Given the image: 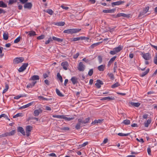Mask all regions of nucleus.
Returning <instances> with one entry per match:
<instances>
[{
	"label": "nucleus",
	"instance_id": "f257e3e1",
	"mask_svg": "<svg viewBox=\"0 0 157 157\" xmlns=\"http://www.w3.org/2000/svg\"><path fill=\"white\" fill-rule=\"evenodd\" d=\"M81 30L80 29H72L65 30L63 31V33L68 34L75 33L79 32Z\"/></svg>",
	"mask_w": 157,
	"mask_h": 157
},
{
	"label": "nucleus",
	"instance_id": "f03ea898",
	"mask_svg": "<svg viewBox=\"0 0 157 157\" xmlns=\"http://www.w3.org/2000/svg\"><path fill=\"white\" fill-rule=\"evenodd\" d=\"M24 58L23 57H16L13 59V63L14 64H18L24 61Z\"/></svg>",
	"mask_w": 157,
	"mask_h": 157
},
{
	"label": "nucleus",
	"instance_id": "7ed1b4c3",
	"mask_svg": "<svg viewBox=\"0 0 157 157\" xmlns=\"http://www.w3.org/2000/svg\"><path fill=\"white\" fill-rule=\"evenodd\" d=\"M141 54L142 56L145 60H148L151 59V55L149 53L143 54V53L142 52Z\"/></svg>",
	"mask_w": 157,
	"mask_h": 157
},
{
	"label": "nucleus",
	"instance_id": "20e7f679",
	"mask_svg": "<svg viewBox=\"0 0 157 157\" xmlns=\"http://www.w3.org/2000/svg\"><path fill=\"white\" fill-rule=\"evenodd\" d=\"M16 132V131L15 130H13L10 132H7L5 133L4 134H2V135L1 136H13L14 135Z\"/></svg>",
	"mask_w": 157,
	"mask_h": 157
},
{
	"label": "nucleus",
	"instance_id": "39448f33",
	"mask_svg": "<svg viewBox=\"0 0 157 157\" xmlns=\"http://www.w3.org/2000/svg\"><path fill=\"white\" fill-rule=\"evenodd\" d=\"M33 129V127L30 125H28L26 127V135L29 136L30 135V132Z\"/></svg>",
	"mask_w": 157,
	"mask_h": 157
},
{
	"label": "nucleus",
	"instance_id": "423d86ee",
	"mask_svg": "<svg viewBox=\"0 0 157 157\" xmlns=\"http://www.w3.org/2000/svg\"><path fill=\"white\" fill-rule=\"evenodd\" d=\"M43 112V110L39 108L37 109H36L33 112V115L35 117L38 116L40 113H41Z\"/></svg>",
	"mask_w": 157,
	"mask_h": 157
},
{
	"label": "nucleus",
	"instance_id": "0eeeda50",
	"mask_svg": "<svg viewBox=\"0 0 157 157\" xmlns=\"http://www.w3.org/2000/svg\"><path fill=\"white\" fill-rule=\"evenodd\" d=\"M78 69L80 71H83L85 69V66L82 62H80L78 64Z\"/></svg>",
	"mask_w": 157,
	"mask_h": 157
},
{
	"label": "nucleus",
	"instance_id": "6e6552de",
	"mask_svg": "<svg viewBox=\"0 0 157 157\" xmlns=\"http://www.w3.org/2000/svg\"><path fill=\"white\" fill-rule=\"evenodd\" d=\"M28 65V63H24L19 68L18 71L19 72H23L26 69Z\"/></svg>",
	"mask_w": 157,
	"mask_h": 157
},
{
	"label": "nucleus",
	"instance_id": "1a4fd4ad",
	"mask_svg": "<svg viewBox=\"0 0 157 157\" xmlns=\"http://www.w3.org/2000/svg\"><path fill=\"white\" fill-rule=\"evenodd\" d=\"M149 11L148 10H141L140 12V13L138 17H142L144 16V15L146 16L149 14L150 13H148L147 14H145L147 12H149Z\"/></svg>",
	"mask_w": 157,
	"mask_h": 157
},
{
	"label": "nucleus",
	"instance_id": "9d476101",
	"mask_svg": "<svg viewBox=\"0 0 157 157\" xmlns=\"http://www.w3.org/2000/svg\"><path fill=\"white\" fill-rule=\"evenodd\" d=\"M61 65L63 67L64 69L65 70H67L69 64L67 62L65 61L63 62L61 64Z\"/></svg>",
	"mask_w": 157,
	"mask_h": 157
},
{
	"label": "nucleus",
	"instance_id": "9b49d317",
	"mask_svg": "<svg viewBox=\"0 0 157 157\" xmlns=\"http://www.w3.org/2000/svg\"><path fill=\"white\" fill-rule=\"evenodd\" d=\"M96 82V83L95 84V85L98 88L101 87V85H103V84L102 81L99 79H98Z\"/></svg>",
	"mask_w": 157,
	"mask_h": 157
},
{
	"label": "nucleus",
	"instance_id": "f8f14e48",
	"mask_svg": "<svg viewBox=\"0 0 157 157\" xmlns=\"http://www.w3.org/2000/svg\"><path fill=\"white\" fill-rule=\"evenodd\" d=\"M32 6V4L31 2H27L24 5V7L25 8H27L30 9Z\"/></svg>",
	"mask_w": 157,
	"mask_h": 157
},
{
	"label": "nucleus",
	"instance_id": "ddd939ff",
	"mask_svg": "<svg viewBox=\"0 0 157 157\" xmlns=\"http://www.w3.org/2000/svg\"><path fill=\"white\" fill-rule=\"evenodd\" d=\"M124 3V2L123 1H118L116 2H113L112 3V6H113L116 5H119L122 4Z\"/></svg>",
	"mask_w": 157,
	"mask_h": 157
},
{
	"label": "nucleus",
	"instance_id": "4468645a",
	"mask_svg": "<svg viewBox=\"0 0 157 157\" xmlns=\"http://www.w3.org/2000/svg\"><path fill=\"white\" fill-rule=\"evenodd\" d=\"M17 130L18 132H20L23 135L25 136V132L23 128L21 127H18L17 128Z\"/></svg>",
	"mask_w": 157,
	"mask_h": 157
},
{
	"label": "nucleus",
	"instance_id": "2eb2a0df",
	"mask_svg": "<svg viewBox=\"0 0 157 157\" xmlns=\"http://www.w3.org/2000/svg\"><path fill=\"white\" fill-rule=\"evenodd\" d=\"M71 81L72 82V83L75 85L78 82V79L75 77H73L71 79Z\"/></svg>",
	"mask_w": 157,
	"mask_h": 157
},
{
	"label": "nucleus",
	"instance_id": "dca6fc26",
	"mask_svg": "<svg viewBox=\"0 0 157 157\" xmlns=\"http://www.w3.org/2000/svg\"><path fill=\"white\" fill-rule=\"evenodd\" d=\"M33 104V102H31L27 104L24 105L20 108V109H25L32 105Z\"/></svg>",
	"mask_w": 157,
	"mask_h": 157
},
{
	"label": "nucleus",
	"instance_id": "f3484780",
	"mask_svg": "<svg viewBox=\"0 0 157 157\" xmlns=\"http://www.w3.org/2000/svg\"><path fill=\"white\" fill-rule=\"evenodd\" d=\"M129 103L131 104L132 106L138 107H139L140 105V103L139 102H129Z\"/></svg>",
	"mask_w": 157,
	"mask_h": 157
},
{
	"label": "nucleus",
	"instance_id": "a211bd4d",
	"mask_svg": "<svg viewBox=\"0 0 157 157\" xmlns=\"http://www.w3.org/2000/svg\"><path fill=\"white\" fill-rule=\"evenodd\" d=\"M123 47L119 45L118 47L114 48V49L115 50L116 52L117 53L120 52L123 49Z\"/></svg>",
	"mask_w": 157,
	"mask_h": 157
},
{
	"label": "nucleus",
	"instance_id": "6ab92c4d",
	"mask_svg": "<svg viewBox=\"0 0 157 157\" xmlns=\"http://www.w3.org/2000/svg\"><path fill=\"white\" fill-rule=\"evenodd\" d=\"M55 25H56L59 26H63L65 24V22L63 21L59 22H58L55 23L54 22L53 23Z\"/></svg>",
	"mask_w": 157,
	"mask_h": 157
},
{
	"label": "nucleus",
	"instance_id": "aec40b11",
	"mask_svg": "<svg viewBox=\"0 0 157 157\" xmlns=\"http://www.w3.org/2000/svg\"><path fill=\"white\" fill-rule=\"evenodd\" d=\"M114 99V97H105L104 98H103L101 99H100L101 100H111Z\"/></svg>",
	"mask_w": 157,
	"mask_h": 157
},
{
	"label": "nucleus",
	"instance_id": "412c9836",
	"mask_svg": "<svg viewBox=\"0 0 157 157\" xmlns=\"http://www.w3.org/2000/svg\"><path fill=\"white\" fill-rule=\"evenodd\" d=\"M84 37H74L72 39V41H75L79 40H83L84 39Z\"/></svg>",
	"mask_w": 157,
	"mask_h": 157
},
{
	"label": "nucleus",
	"instance_id": "4be33fe9",
	"mask_svg": "<svg viewBox=\"0 0 157 157\" xmlns=\"http://www.w3.org/2000/svg\"><path fill=\"white\" fill-rule=\"evenodd\" d=\"M8 33L7 32L4 33L3 34V38L5 40H7L8 38Z\"/></svg>",
	"mask_w": 157,
	"mask_h": 157
},
{
	"label": "nucleus",
	"instance_id": "5701e85b",
	"mask_svg": "<svg viewBox=\"0 0 157 157\" xmlns=\"http://www.w3.org/2000/svg\"><path fill=\"white\" fill-rule=\"evenodd\" d=\"M5 88L3 90L2 94H4L8 90L9 88V85L6 83H5Z\"/></svg>",
	"mask_w": 157,
	"mask_h": 157
},
{
	"label": "nucleus",
	"instance_id": "b1692460",
	"mask_svg": "<svg viewBox=\"0 0 157 157\" xmlns=\"http://www.w3.org/2000/svg\"><path fill=\"white\" fill-rule=\"evenodd\" d=\"M105 66L103 65H101L98 67V69L100 71H103L104 70Z\"/></svg>",
	"mask_w": 157,
	"mask_h": 157
},
{
	"label": "nucleus",
	"instance_id": "393cba45",
	"mask_svg": "<svg viewBox=\"0 0 157 157\" xmlns=\"http://www.w3.org/2000/svg\"><path fill=\"white\" fill-rule=\"evenodd\" d=\"M36 32L34 31H29V33L28 34V36H33L36 35Z\"/></svg>",
	"mask_w": 157,
	"mask_h": 157
},
{
	"label": "nucleus",
	"instance_id": "a878e982",
	"mask_svg": "<svg viewBox=\"0 0 157 157\" xmlns=\"http://www.w3.org/2000/svg\"><path fill=\"white\" fill-rule=\"evenodd\" d=\"M39 77L37 75H34L32 76L31 78V79L33 80H39Z\"/></svg>",
	"mask_w": 157,
	"mask_h": 157
},
{
	"label": "nucleus",
	"instance_id": "bb28decb",
	"mask_svg": "<svg viewBox=\"0 0 157 157\" xmlns=\"http://www.w3.org/2000/svg\"><path fill=\"white\" fill-rule=\"evenodd\" d=\"M52 39L53 40L56 41L58 42H61L63 41V40L62 39L58 38L55 36H53L52 37Z\"/></svg>",
	"mask_w": 157,
	"mask_h": 157
},
{
	"label": "nucleus",
	"instance_id": "cd10ccee",
	"mask_svg": "<svg viewBox=\"0 0 157 157\" xmlns=\"http://www.w3.org/2000/svg\"><path fill=\"white\" fill-rule=\"evenodd\" d=\"M101 43V42H99L93 44L90 46V48L93 49L95 47L99 45Z\"/></svg>",
	"mask_w": 157,
	"mask_h": 157
},
{
	"label": "nucleus",
	"instance_id": "c85d7f7f",
	"mask_svg": "<svg viewBox=\"0 0 157 157\" xmlns=\"http://www.w3.org/2000/svg\"><path fill=\"white\" fill-rule=\"evenodd\" d=\"M151 122V120L150 119H148L147 121L144 122V126L145 127H148L149 124H150Z\"/></svg>",
	"mask_w": 157,
	"mask_h": 157
},
{
	"label": "nucleus",
	"instance_id": "c756f323",
	"mask_svg": "<svg viewBox=\"0 0 157 157\" xmlns=\"http://www.w3.org/2000/svg\"><path fill=\"white\" fill-rule=\"evenodd\" d=\"M64 116L63 115H53L52 117L54 118H56L59 119H63Z\"/></svg>",
	"mask_w": 157,
	"mask_h": 157
},
{
	"label": "nucleus",
	"instance_id": "7c9ffc66",
	"mask_svg": "<svg viewBox=\"0 0 157 157\" xmlns=\"http://www.w3.org/2000/svg\"><path fill=\"white\" fill-rule=\"evenodd\" d=\"M4 117L7 120L9 121H10V119L5 114H2L1 115H0V118L2 117Z\"/></svg>",
	"mask_w": 157,
	"mask_h": 157
},
{
	"label": "nucleus",
	"instance_id": "2f4dec72",
	"mask_svg": "<svg viewBox=\"0 0 157 157\" xmlns=\"http://www.w3.org/2000/svg\"><path fill=\"white\" fill-rule=\"evenodd\" d=\"M57 76L58 78L60 80L61 82H63V78L59 73H57Z\"/></svg>",
	"mask_w": 157,
	"mask_h": 157
},
{
	"label": "nucleus",
	"instance_id": "473e14b6",
	"mask_svg": "<svg viewBox=\"0 0 157 157\" xmlns=\"http://www.w3.org/2000/svg\"><path fill=\"white\" fill-rule=\"evenodd\" d=\"M38 98H39V99H42L43 100H44L48 101V100H52V98H44V97H43V96H38Z\"/></svg>",
	"mask_w": 157,
	"mask_h": 157
},
{
	"label": "nucleus",
	"instance_id": "72a5a7b5",
	"mask_svg": "<svg viewBox=\"0 0 157 157\" xmlns=\"http://www.w3.org/2000/svg\"><path fill=\"white\" fill-rule=\"evenodd\" d=\"M56 91L57 94L60 97H63L64 95L62 94L60 92V91L58 89H56Z\"/></svg>",
	"mask_w": 157,
	"mask_h": 157
},
{
	"label": "nucleus",
	"instance_id": "f704fd0d",
	"mask_svg": "<svg viewBox=\"0 0 157 157\" xmlns=\"http://www.w3.org/2000/svg\"><path fill=\"white\" fill-rule=\"evenodd\" d=\"M149 69H147L145 71L143 72L141 75V77H144L146 74H147L149 72Z\"/></svg>",
	"mask_w": 157,
	"mask_h": 157
},
{
	"label": "nucleus",
	"instance_id": "c9c22d12",
	"mask_svg": "<svg viewBox=\"0 0 157 157\" xmlns=\"http://www.w3.org/2000/svg\"><path fill=\"white\" fill-rule=\"evenodd\" d=\"M130 134V133L124 134L122 133H119L118 134V135L120 136H128Z\"/></svg>",
	"mask_w": 157,
	"mask_h": 157
},
{
	"label": "nucleus",
	"instance_id": "e433bc0d",
	"mask_svg": "<svg viewBox=\"0 0 157 157\" xmlns=\"http://www.w3.org/2000/svg\"><path fill=\"white\" fill-rule=\"evenodd\" d=\"M81 124L78 121V123H77L75 126V128L77 130L80 129L81 128Z\"/></svg>",
	"mask_w": 157,
	"mask_h": 157
},
{
	"label": "nucleus",
	"instance_id": "4c0bfd02",
	"mask_svg": "<svg viewBox=\"0 0 157 157\" xmlns=\"http://www.w3.org/2000/svg\"><path fill=\"white\" fill-rule=\"evenodd\" d=\"M74 117H67L65 116L64 115V116L63 119H64L65 120L67 121H70L74 119Z\"/></svg>",
	"mask_w": 157,
	"mask_h": 157
},
{
	"label": "nucleus",
	"instance_id": "58836bf2",
	"mask_svg": "<svg viewBox=\"0 0 157 157\" xmlns=\"http://www.w3.org/2000/svg\"><path fill=\"white\" fill-rule=\"evenodd\" d=\"M7 6V5L5 4L2 1H0V7H6Z\"/></svg>",
	"mask_w": 157,
	"mask_h": 157
},
{
	"label": "nucleus",
	"instance_id": "ea45409f",
	"mask_svg": "<svg viewBox=\"0 0 157 157\" xmlns=\"http://www.w3.org/2000/svg\"><path fill=\"white\" fill-rule=\"evenodd\" d=\"M23 116V115L21 113H18L16 115H14L13 117V118H15L19 117H22Z\"/></svg>",
	"mask_w": 157,
	"mask_h": 157
},
{
	"label": "nucleus",
	"instance_id": "a19ab883",
	"mask_svg": "<svg viewBox=\"0 0 157 157\" xmlns=\"http://www.w3.org/2000/svg\"><path fill=\"white\" fill-rule=\"evenodd\" d=\"M123 123L125 125H128L130 123V120L126 119L124 120Z\"/></svg>",
	"mask_w": 157,
	"mask_h": 157
},
{
	"label": "nucleus",
	"instance_id": "79ce46f5",
	"mask_svg": "<svg viewBox=\"0 0 157 157\" xmlns=\"http://www.w3.org/2000/svg\"><path fill=\"white\" fill-rule=\"evenodd\" d=\"M119 86H120V84L118 82H116V83L113 84V85L111 87L112 88H116V87H117Z\"/></svg>",
	"mask_w": 157,
	"mask_h": 157
},
{
	"label": "nucleus",
	"instance_id": "37998d69",
	"mask_svg": "<svg viewBox=\"0 0 157 157\" xmlns=\"http://www.w3.org/2000/svg\"><path fill=\"white\" fill-rule=\"evenodd\" d=\"M107 75L111 79L113 80L114 79V76L113 74L111 73H109Z\"/></svg>",
	"mask_w": 157,
	"mask_h": 157
},
{
	"label": "nucleus",
	"instance_id": "c03bdc74",
	"mask_svg": "<svg viewBox=\"0 0 157 157\" xmlns=\"http://www.w3.org/2000/svg\"><path fill=\"white\" fill-rule=\"evenodd\" d=\"M52 39L51 37L49 38L48 40L45 41V44H49L51 41H52Z\"/></svg>",
	"mask_w": 157,
	"mask_h": 157
},
{
	"label": "nucleus",
	"instance_id": "a18cd8bd",
	"mask_svg": "<svg viewBox=\"0 0 157 157\" xmlns=\"http://www.w3.org/2000/svg\"><path fill=\"white\" fill-rule=\"evenodd\" d=\"M17 0H9L8 4L9 5H12L13 3L16 2Z\"/></svg>",
	"mask_w": 157,
	"mask_h": 157
},
{
	"label": "nucleus",
	"instance_id": "49530a36",
	"mask_svg": "<svg viewBox=\"0 0 157 157\" xmlns=\"http://www.w3.org/2000/svg\"><path fill=\"white\" fill-rule=\"evenodd\" d=\"M25 96L24 94H22L20 95H17V96L15 97H14V99H18L20 98L25 97Z\"/></svg>",
	"mask_w": 157,
	"mask_h": 157
},
{
	"label": "nucleus",
	"instance_id": "de8ad7c7",
	"mask_svg": "<svg viewBox=\"0 0 157 157\" xmlns=\"http://www.w3.org/2000/svg\"><path fill=\"white\" fill-rule=\"evenodd\" d=\"M61 130H63L64 131H68L70 129V128L68 127H62L60 128Z\"/></svg>",
	"mask_w": 157,
	"mask_h": 157
},
{
	"label": "nucleus",
	"instance_id": "09e8293b",
	"mask_svg": "<svg viewBox=\"0 0 157 157\" xmlns=\"http://www.w3.org/2000/svg\"><path fill=\"white\" fill-rule=\"evenodd\" d=\"M21 37L20 36H19L14 41V43H17L19 42L20 40Z\"/></svg>",
	"mask_w": 157,
	"mask_h": 157
},
{
	"label": "nucleus",
	"instance_id": "8fccbe9b",
	"mask_svg": "<svg viewBox=\"0 0 157 157\" xmlns=\"http://www.w3.org/2000/svg\"><path fill=\"white\" fill-rule=\"evenodd\" d=\"M109 53L111 54V55H115L117 53V52H116L115 50H114V49H113V50H112V51H111L110 52H109Z\"/></svg>",
	"mask_w": 157,
	"mask_h": 157
},
{
	"label": "nucleus",
	"instance_id": "3c124183",
	"mask_svg": "<svg viewBox=\"0 0 157 157\" xmlns=\"http://www.w3.org/2000/svg\"><path fill=\"white\" fill-rule=\"evenodd\" d=\"M78 121L81 124H85L84 120L81 118L78 119Z\"/></svg>",
	"mask_w": 157,
	"mask_h": 157
},
{
	"label": "nucleus",
	"instance_id": "603ef678",
	"mask_svg": "<svg viewBox=\"0 0 157 157\" xmlns=\"http://www.w3.org/2000/svg\"><path fill=\"white\" fill-rule=\"evenodd\" d=\"M93 69H91L90 70V71H89L88 73V75L90 76H91L93 75Z\"/></svg>",
	"mask_w": 157,
	"mask_h": 157
},
{
	"label": "nucleus",
	"instance_id": "864d4df0",
	"mask_svg": "<svg viewBox=\"0 0 157 157\" xmlns=\"http://www.w3.org/2000/svg\"><path fill=\"white\" fill-rule=\"evenodd\" d=\"M98 59L99 63H101L102 62V57L101 56H98Z\"/></svg>",
	"mask_w": 157,
	"mask_h": 157
},
{
	"label": "nucleus",
	"instance_id": "5fc2aeb1",
	"mask_svg": "<svg viewBox=\"0 0 157 157\" xmlns=\"http://www.w3.org/2000/svg\"><path fill=\"white\" fill-rule=\"evenodd\" d=\"M44 35H42L39 36L37 37V39L38 40H41L44 39Z\"/></svg>",
	"mask_w": 157,
	"mask_h": 157
},
{
	"label": "nucleus",
	"instance_id": "6e6d98bb",
	"mask_svg": "<svg viewBox=\"0 0 157 157\" xmlns=\"http://www.w3.org/2000/svg\"><path fill=\"white\" fill-rule=\"evenodd\" d=\"M114 10H103L104 13H112L114 12Z\"/></svg>",
	"mask_w": 157,
	"mask_h": 157
},
{
	"label": "nucleus",
	"instance_id": "4d7b16f0",
	"mask_svg": "<svg viewBox=\"0 0 157 157\" xmlns=\"http://www.w3.org/2000/svg\"><path fill=\"white\" fill-rule=\"evenodd\" d=\"M45 12L48 13L50 15H52L53 12V10H44Z\"/></svg>",
	"mask_w": 157,
	"mask_h": 157
},
{
	"label": "nucleus",
	"instance_id": "13d9d810",
	"mask_svg": "<svg viewBox=\"0 0 157 157\" xmlns=\"http://www.w3.org/2000/svg\"><path fill=\"white\" fill-rule=\"evenodd\" d=\"M124 17H126L127 18H129L130 17V14H126L124 13H123L122 16Z\"/></svg>",
	"mask_w": 157,
	"mask_h": 157
},
{
	"label": "nucleus",
	"instance_id": "bf43d9fd",
	"mask_svg": "<svg viewBox=\"0 0 157 157\" xmlns=\"http://www.w3.org/2000/svg\"><path fill=\"white\" fill-rule=\"evenodd\" d=\"M60 7L62 8V9L64 10H67L71 9L70 7H68L65 6L63 5H61Z\"/></svg>",
	"mask_w": 157,
	"mask_h": 157
},
{
	"label": "nucleus",
	"instance_id": "052dcab7",
	"mask_svg": "<svg viewBox=\"0 0 157 157\" xmlns=\"http://www.w3.org/2000/svg\"><path fill=\"white\" fill-rule=\"evenodd\" d=\"M116 28V27H115L112 28H109V30L111 33L113 32L115 30Z\"/></svg>",
	"mask_w": 157,
	"mask_h": 157
},
{
	"label": "nucleus",
	"instance_id": "680f3d73",
	"mask_svg": "<svg viewBox=\"0 0 157 157\" xmlns=\"http://www.w3.org/2000/svg\"><path fill=\"white\" fill-rule=\"evenodd\" d=\"M154 62L155 64L157 65V56H156L154 57Z\"/></svg>",
	"mask_w": 157,
	"mask_h": 157
},
{
	"label": "nucleus",
	"instance_id": "e2e57ef3",
	"mask_svg": "<svg viewBox=\"0 0 157 157\" xmlns=\"http://www.w3.org/2000/svg\"><path fill=\"white\" fill-rule=\"evenodd\" d=\"M136 140L138 142H141L142 143H143L144 142V141L143 139L142 138H140V139H139L137 138H136Z\"/></svg>",
	"mask_w": 157,
	"mask_h": 157
},
{
	"label": "nucleus",
	"instance_id": "0e129e2a",
	"mask_svg": "<svg viewBox=\"0 0 157 157\" xmlns=\"http://www.w3.org/2000/svg\"><path fill=\"white\" fill-rule=\"evenodd\" d=\"M88 144V142H86L84 143L83 144L81 145V147H83L85 146L86 145H87Z\"/></svg>",
	"mask_w": 157,
	"mask_h": 157
},
{
	"label": "nucleus",
	"instance_id": "69168bd1",
	"mask_svg": "<svg viewBox=\"0 0 157 157\" xmlns=\"http://www.w3.org/2000/svg\"><path fill=\"white\" fill-rule=\"evenodd\" d=\"M116 58V56H114V57H113L110 60V62H112V63H113V62L115 60Z\"/></svg>",
	"mask_w": 157,
	"mask_h": 157
},
{
	"label": "nucleus",
	"instance_id": "338daca9",
	"mask_svg": "<svg viewBox=\"0 0 157 157\" xmlns=\"http://www.w3.org/2000/svg\"><path fill=\"white\" fill-rule=\"evenodd\" d=\"M79 56V53H76L75 55H74L73 56V58L74 59H76L78 58V57Z\"/></svg>",
	"mask_w": 157,
	"mask_h": 157
},
{
	"label": "nucleus",
	"instance_id": "774afa93",
	"mask_svg": "<svg viewBox=\"0 0 157 157\" xmlns=\"http://www.w3.org/2000/svg\"><path fill=\"white\" fill-rule=\"evenodd\" d=\"M90 119V118L88 117L86 118L85 120H84V121L85 122V123L86 124L88 123Z\"/></svg>",
	"mask_w": 157,
	"mask_h": 157
}]
</instances>
